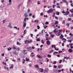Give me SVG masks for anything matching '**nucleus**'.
<instances>
[{
  "label": "nucleus",
  "mask_w": 73,
  "mask_h": 73,
  "mask_svg": "<svg viewBox=\"0 0 73 73\" xmlns=\"http://www.w3.org/2000/svg\"><path fill=\"white\" fill-rule=\"evenodd\" d=\"M24 16L25 17L24 19V21H26V20H29V18H27L28 17V14L27 13H25L24 15Z\"/></svg>",
  "instance_id": "obj_1"
},
{
  "label": "nucleus",
  "mask_w": 73,
  "mask_h": 73,
  "mask_svg": "<svg viewBox=\"0 0 73 73\" xmlns=\"http://www.w3.org/2000/svg\"><path fill=\"white\" fill-rule=\"evenodd\" d=\"M48 13H52L53 12V9H51L48 11Z\"/></svg>",
  "instance_id": "obj_2"
},
{
  "label": "nucleus",
  "mask_w": 73,
  "mask_h": 73,
  "mask_svg": "<svg viewBox=\"0 0 73 73\" xmlns=\"http://www.w3.org/2000/svg\"><path fill=\"white\" fill-rule=\"evenodd\" d=\"M11 25L12 22H10L9 23V25L8 26V27H9V28H12L13 27L11 26Z\"/></svg>",
  "instance_id": "obj_3"
},
{
  "label": "nucleus",
  "mask_w": 73,
  "mask_h": 73,
  "mask_svg": "<svg viewBox=\"0 0 73 73\" xmlns=\"http://www.w3.org/2000/svg\"><path fill=\"white\" fill-rule=\"evenodd\" d=\"M69 12L68 11H66V12L65 13V14H64V15L67 16L68 15H69Z\"/></svg>",
  "instance_id": "obj_4"
},
{
  "label": "nucleus",
  "mask_w": 73,
  "mask_h": 73,
  "mask_svg": "<svg viewBox=\"0 0 73 73\" xmlns=\"http://www.w3.org/2000/svg\"><path fill=\"white\" fill-rule=\"evenodd\" d=\"M13 54H14L15 55H17H17H18V54H19V53L16 52V51L13 52Z\"/></svg>",
  "instance_id": "obj_5"
},
{
  "label": "nucleus",
  "mask_w": 73,
  "mask_h": 73,
  "mask_svg": "<svg viewBox=\"0 0 73 73\" xmlns=\"http://www.w3.org/2000/svg\"><path fill=\"white\" fill-rule=\"evenodd\" d=\"M26 22V21H25L23 22V26L24 27H26V25H27V23H26V22Z\"/></svg>",
  "instance_id": "obj_6"
},
{
  "label": "nucleus",
  "mask_w": 73,
  "mask_h": 73,
  "mask_svg": "<svg viewBox=\"0 0 73 73\" xmlns=\"http://www.w3.org/2000/svg\"><path fill=\"white\" fill-rule=\"evenodd\" d=\"M32 48L31 47H30L29 48H27V50L28 51V50H32Z\"/></svg>",
  "instance_id": "obj_7"
},
{
  "label": "nucleus",
  "mask_w": 73,
  "mask_h": 73,
  "mask_svg": "<svg viewBox=\"0 0 73 73\" xmlns=\"http://www.w3.org/2000/svg\"><path fill=\"white\" fill-rule=\"evenodd\" d=\"M21 5V3H20L19 4L18 7V9H20V6Z\"/></svg>",
  "instance_id": "obj_8"
},
{
  "label": "nucleus",
  "mask_w": 73,
  "mask_h": 73,
  "mask_svg": "<svg viewBox=\"0 0 73 73\" xmlns=\"http://www.w3.org/2000/svg\"><path fill=\"white\" fill-rule=\"evenodd\" d=\"M34 22L35 23L36 22V23H37V24H38V23L39 22V21H38V20H36L34 21Z\"/></svg>",
  "instance_id": "obj_9"
},
{
  "label": "nucleus",
  "mask_w": 73,
  "mask_h": 73,
  "mask_svg": "<svg viewBox=\"0 0 73 73\" xmlns=\"http://www.w3.org/2000/svg\"><path fill=\"white\" fill-rule=\"evenodd\" d=\"M46 44L47 45H50V41L49 40H47L46 41Z\"/></svg>",
  "instance_id": "obj_10"
},
{
  "label": "nucleus",
  "mask_w": 73,
  "mask_h": 73,
  "mask_svg": "<svg viewBox=\"0 0 73 73\" xmlns=\"http://www.w3.org/2000/svg\"><path fill=\"white\" fill-rule=\"evenodd\" d=\"M63 37H64V36L63 35H62V34H61V35L60 37V39H62V38H63Z\"/></svg>",
  "instance_id": "obj_11"
},
{
  "label": "nucleus",
  "mask_w": 73,
  "mask_h": 73,
  "mask_svg": "<svg viewBox=\"0 0 73 73\" xmlns=\"http://www.w3.org/2000/svg\"><path fill=\"white\" fill-rule=\"evenodd\" d=\"M68 51L70 53H72V50L71 49H69Z\"/></svg>",
  "instance_id": "obj_12"
},
{
  "label": "nucleus",
  "mask_w": 73,
  "mask_h": 73,
  "mask_svg": "<svg viewBox=\"0 0 73 73\" xmlns=\"http://www.w3.org/2000/svg\"><path fill=\"white\" fill-rule=\"evenodd\" d=\"M51 25H52V26L53 27H54V28H55V25H54V23H52L51 24Z\"/></svg>",
  "instance_id": "obj_13"
},
{
  "label": "nucleus",
  "mask_w": 73,
  "mask_h": 73,
  "mask_svg": "<svg viewBox=\"0 0 73 73\" xmlns=\"http://www.w3.org/2000/svg\"><path fill=\"white\" fill-rule=\"evenodd\" d=\"M58 69H61V65H58Z\"/></svg>",
  "instance_id": "obj_14"
},
{
  "label": "nucleus",
  "mask_w": 73,
  "mask_h": 73,
  "mask_svg": "<svg viewBox=\"0 0 73 73\" xmlns=\"http://www.w3.org/2000/svg\"><path fill=\"white\" fill-rule=\"evenodd\" d=\"M4 68L5 70H6V69H7V70H9V69H8V67H7L6 68V66H4Z\"/></svg>",
  "instance_id": "obj_15"
},
{
  "label": "nucleus",
  "mask_w": 73,
  "mask_h": 73,
  "mask_svg": "<svg viewBox=\"0 0 73 73\" xmlns=\"http://www.w3.org/2000/svg\"><path fill=\"white\" fill-rule=\"evenodd\" d=\"M32 42V40H28V44H31Z\"/></svg>",
  "instance_id": "obj_16"
},
{
  "label": "nucleus",
  "mask_w": 73,
  "mask_h": 73,
  "mask_svg": "<svg viewBox=\"0 0 73 73\" xmlns=\"http://www.w3.org/2000/svg\"><path fill=\"white\" fill-rule=\"evenodd\" d=\"M56 29H55L53 31V32H54L55 33H57V31H56Z\"/></svg>",
  "instance_id": "obj_17"
},
{
  "label": "nucleus",
  "mask_w": 73,
  "mask_h": 73,
  "mask_svg": "<svg viewBox=\"0 0 73 73\" xmlns=\"http://www.w3.org/2000/svg\"><path fill=\"white\" fill-rule=\"evenodd\" d=\"M53 46H54L55 49L56 48V46H55V45L54 44L53 45H52L51 46V47L52 48H53Z\"/></svg>",
  "instance_id": "obj_18"
},
{
  "label": "nucleus",
  "mask_w": 73,
  "mask_h": 73,
  "mask_svg": "<svg viewBox=\"0 0 73 73\" xmlns=\"http://www.w3.org/2000/svg\"><path fill=\"white\" fill-rule=\"evenodd\" d=\"M12 49V48H11V47H9V48H7V50H8V51H9L10 50H11Z\"/></svg>",
  "instance_id": "obj_19"
},
{
  "label": "nucleus",
  "mask_w": 73,
  "mask_h": 73,
  "mask_svg": "<svg viewBox=\"0 0 73 73\" xmlns=\"http://www.w3.org/2000/svg\"><path fill=\"white\" fill-rule=\"evenodd\" d=\"M37 57H38V58H42V56H40V55H37Z\"/></svg>",
  "instance_id": "obj_20"
},
{
  "label": "nucleus",
  "mask_w": 73,
  "mask_h": 73,
  "mask_svg": "<svg viewBox=\"0 0 73 73\" xmlns=\"http://www.w3.org/2000/svg\"><path fill=\"white\" fill-rule=\"evenodd\" d=\"M28 40H26L25 41V44H27V43L28 44Z\"/></svg>",
  "instance_id": "obj_21"
},
{
  "label": "nucleus",
  "mask_w": 73,
  "mask_h": 73,
  "mask_svg": "<svg viewBox=\"0 0 73 73\" xmlns=\"http://www.w3.org/2000/svg\"><path fill=\"white\" fill-rule=\"evenodd\" d=\"M70 11L71 12V13H73V9H70Z\"/></svg>",
  "instance_id": "obj_22"
},
{
  "label": "nucleus",
  "mask_w": 73,
  "mask_h": 73,
  "mask_svg": "<svg viewBox=\"0 0 73 73\" xmlns=\"http://www.w3.org/2000/svg\"><path fill=\"white\" fill-rule=\"evenodd\" d=\"M17 45H21V43H19V42H17Z\"/></svg>",
  "instance_id": "obj_23"
},
{
  "label": "nucleus",
  "mask_w": 73,
  "mask_h": 73,
  "mask_svg": "<svg viewBox=\"0 0 73 73\" xmlns=\"http://www.w3.org/2000/svg\"><path fill=\"white\" fill-rule=\"evenodd\" d=\"M6 20H4L2 22H3V24L5 23V22H6Z\"/></svg>",
  "instance_id": "obj_24"
},
{
  "label": "nucleus",
  "mask_w": 73,
  "mask_h": 73,
  "mask_svg": "<svg viewBox=\"0 0 73 73\" xmlns=\"http://www.w3.org/2000/svg\"><path fill=\"white\" fill-rule=\"evenodd\" d=\"M56 15H60V12H57L56 13Z\"/></svg>",
  "instance_id": "obj_25"
},
{
  "label": "nucleus",
  "mask_w": 73,
  "mask_h": 73,
  "mask_svg": "<svg viewBox=\"0 0 73 73\" xmlns=\"http://www.w3.org/2000/svg\"><path fill=\"white\" fill-rule=\"evenodd\" d=\"M55 23H54V24L55 25H56L57 24H58V22L57 21H55Z\"/></svg>",
  "instance_id": "obj_26"
},
{
  "label": "nucleus",
  "mask_w": 73,
  "mask_h": 73,
  "mask_svg": "<svg viewBox=\"0 0 73 73\" xmlns=\"http://www.w3.org/2000/svg\"><path fill=\"white\" fill-rule=\"evenodd\" d=\"M66 25H67V27H69V25H70V23H67Z\"/></svg>",
  "instance_id": "obj_27"
},
{
  "label": "nucleus",
  "mask_w": 73,
  "mask_h": 73,
  "mask_svg": "<svg viewBox=\"0 0 73 73\" xmlns=\"http://www.w3.org/2000/svg\"><path fill=\"white\" fill-rule=\"evenodd\" d=\"M40 70H42L40 71V72H44V70H43V68H40Z\"/></svg>",
  "instance_id": "obj_28"
},
{
  "label": "nucleus",
  "mask_w": 73,
  "mask_h": 73,
  "mask_svg": "<svg viewBox=\"0 0 73 73\" xmlns=\"http://www.w3.org/2000/svg\"><path fill=\"white\" fill-rule=\"evenodd\" d=\"M39 39L40 38H38L36 40V41H40V40Z\"/></svg>",
  "instance_id": "obj_29"
},
{
  "label": "nucleus",
  "mask_w": 73,
  "mask_h": 73,
  "mask_svg": "<svg viewBox=\"0 0 73 73\" xmlns=\"http://www.w3.org/2000/svg\"><path fill=\"white\" fill-rule=\"evenodd\" d=\"M37 27L38 28V29H39L40 28V26H39L38 25L37 26Z\"/></svg>",
  "instance_id": "obj_30"
},
{
  "label": "nucleus",
  "mask_w": 73,
  "mask_h": 73,
  "mask_svg": "<svg viewBox=\"0 0 73 73\" xmlns=\"http://www.w3.org/2000/svg\"><path fill=\"white\" fill-rule=\"evenodd\" d=\"M68 21H72V19L71 18H69L68 19Z\"/></svg>",
  "instance_id": "obj_31"
},
{
  "label": "nucleus",
  "mask_w": 73,
  "mask_h": 73,
  "mask_svg": "<svg viewBox=\"0 0 73 73\" xmlns=\"http://www.w3.org/2000/svg\"><path fill=\"white\" fill-rule=\"evenodd\" d=\"M26 61H29V59H28V58H26Z\"/></svg>",
  "instance_id": "obj_32"
},
{
  "label": "nucleus",
  "mask_w": 73,
  "mask_h": 73,
  "mask_svg": "<svg viewBox=\"0 0 73 73\" xmlns=\"http://www.w3.org/2000/svg\"><path fill=\"white\" fill-rule=\"evenodd\" d=\"M13 68V64L11 65V66L10 67V69H12Z\"/></svg>",
  "instance_id": "obj_33"
},
{
  "label": "nucleus",
  "mask_w": 73,
  "mask_h": 73,
  "mask_svg": "<svg viewBox=\"0 0 73 73\" xmlns=\"http://www.w3.org/2000/svg\"><path fill=\"white\" fill-rule=\"evenodd\" d=\"M54 16H55V13H54L53 14V15L52 16L53 17H54Z\"/></svg>",
  "instance_id": "obj_34"
},
{
  "label": "nucleus",
  "mask_w": 73,
  "mask_h": 73,
  "mask_svg": "<svg viewBox=\"0 0 73 73\" xmlns=\"http://www.w3.org/2000/svg\"><path fill=\"white\" fill-rule=\"evenodd\" d=\"M31 1V0H28L27 3H30Z\"/></svg>",
  "instance_id": "obj_35"
},
{
  "label": "nucleus",
  "mask_w": 73,
  "mask_h": 73,
  "mask_svg": "<svg viewBox=\"0 0 73 73\" xmlns=\"http://www.w3.org/2000/svg\"><path fill=\"white\" fill-rule=\"evenodd\" d=\"M32 13H30L29 15V16H30V17L32 16Z\"/></svg>",
  "instance_id": "obj_36"
},
{
  "label": "nucleus",
  "mask_w": 73,
  "mask_h": 73,
  "mask_svg": "<svg viewBox=\"0 0 73 73\" xmlns=\"http://www.w3.org/2000/svg\"><path fill=\"white\" fill-rule=\"evenodd\" d=\"M47 56L48 57H51V55H49V54L47 55Z\"/></svg>",
  "instance_id": "obj_37"
},
{
  "label": "nucleus",
  "mask_w": 73,
  "mask_h": 73,
  "mask_svg": "<svg viewBox=\"0 0 73 73\" xmlns=\"http://www.w3.org/2000/svg\"><path fill=\"white\" fill-rule=\"evenodd\" d=\"M27 13H30V9H28V10Z\"/></svg>",
  "instance_id": "obj_38"
},
{
  "label": "nucleus",
  "mask_w": 73,
  "mask_h": 73,
  "mask_svg": "<svg viewBox=\"0 0 73 73\" xmlns=\"http://www.w3.org/2000/svg\"><path fill=\"white\" fill-rule=\"evenodd\" d=\"M55 53H58V52H55L53 53V54L54 55L55 54Z\"/></svg>",
  "instance_id": "obj_39"
},
{
  "label": "nucleus",
  "mask_w": 73,
  "mask_h": 73,
  "mask_svg": "<svg viewBox=\"0 0 73 73\" xmlns=\"http://www.w3.org/2000/svg\"><path fill=\"white\" fill-rule=\"evenodd\" d=\"M20 60H21V59L20 58H18L17 59V61H20Z\"/></svg>",
  "instance_id": "obj_40"
},
{
  "label": "nucleus",
  "mask_w": 73,
  "mask_h": 73,
  "mask_svg": "<svg viewBox=\"0 0 73 73\" xmlns=\"http://www.w3.org/2000/svg\"><path fill=\"white\" fill-rule=\"evenodd\" d=\"M62 60H60V62H59V64H61V62H62Z\"/></svg>",
  "instance_id": "obj_41"
},
{
  "label": "nucleus",
  "mask_w": 73,
  "mask_h": 73,
  "mask_svg": "<svg viewBox=\"0 0 73 73\" xmlns=\"http://www.w3.org/2000/svg\"><path fill=\"white\" fill-rule=\"evenodd\" d=\"M51 36L52 38H53V37H54V35H51Z\"/></svg>",
  "instance_id": "obj_42"
},
{
  "label": "nucleus",
  "mask_w": 73,
  "mask_h": 73,
  "mask_svg": "<svg viewBox=\"0 0 73 73\" xmlns=\"http://www.w3.org/2000/svg\"><path fill=\"white\" fill-rule=\"evenodd\" d=\"M56 64V61H54L53 63V64Z\"/></svg>",
  "instance_id": "obj_43"
},
{
  "label": "nucleus",
  "mask_w": 73,
  "mask_h": 73,
  "mask_svg": "<svg viewBox=\"0 0 73 73\" xmlns=\"http://www.w3.org/2000/svg\"><path fill=\"white\" fill-rule=\"evenodd\" d=\"M37 4H38V5H39V4H40V3L39 1H37Z\"/></svg>",
  "instance_id": "obj_44"
},
{
  "label": "nucleus",
  "mask_w": 73,
  "mask_h": 73,
  "mask_svg": "<svg viewBox=\"0 0 73 73\" xmlns=\"http://www.w3.org/2000/svg\"><path fill=\"white\" fill-rule=\"evenodd\" d=\"M57 66H55V65H54V68H57Z\"/></svg>",
  "instance_id": "obj_45"
},
{
  "label": "nucleus",
  "mask_w": 73,
  "mask_h": 73,
  "mask_svg": "<svg viewBox=\"0 0 73 73\" xmlns=\"http://www.w3.org/2000/svg\"><path fill=\"white\" fill-rule=\"evenodd\" d=\"M25 51H26V50H24L23 51V53H24L25 52Z\"/></svg>",
  "instance_id": "obj_46"
},
{
  "label": "nucleus",
  "mask_w": 73,
  "mask_h": 73,
  "mask_svg": "<svg viewBox=\"0 0 73 73\" xmlns=\"http://www.w3.org/2000/svg\"><path fill=\"white\" fill-rule=\"evenodd\" d=\"M56 56L58 57H60V54H57L56 55Z\"/></svg>",
  "instance_id": "obj_47"
},
{
  "label": "nucleus",
  "mask_w": 73,
  "mask_h": 73,
  "mask_svg": "<svg viewBox=\"0 0 73 73\" xmlns=\"http://www.w3.org/2000/svg\"><path fill=\"white\" fill-rule=\"evenodd\" d=\"M73 45V43H71L69 44L70 46H72Z\"/></svg>",
  "instance_id": "obj_48"
},
{
  "label": "nucleus",
  "mask_w": 73,
  "mask_h": 73,
  "mask_svg": "<svg viewBox=\"0 0 73 73\" xmlns=\"http://www.w3.org/2000/svg\"><path fill=\"white\" fill-rule=\"evenodd\" d=\"M62 1H63V2H65V3H66V0H62Z\"/></svg>",
  "instance_id": "obj_49"
},
{
  "label": "nucleus",
  "mask_w": 73,
  "mask_h": 73,
  "mask_svg": "<svg viewBox=\"0 0 73 73\" xmlns=\"http://www.w3.org/2000/svg\"><path fill=\"white\" fill-rule=\"evenodd\" d=\"M48 23H49V22H46L45 23V24L46 25H48Z\"/></svg>",
  "instance_id": "obj_50"
},
{
  "label": "nucleus",
  "mask_w": 73,
  "mask_h": 73,
  "mask_svg": "<svg viewBox=\"0 0 73 73\" xmlns=\"http://www.w3.org/2000/svg\"><path fill=\"white\" fill-rule=\"evenodd\" d=\"M62 50L63 52H65V49L63 48V49H62Z\"/></svg>",
  "instance_id": "obj_51"
},
{
  "label": "nucleus",
  "mask_w": 73,
  "mask_h": 73,
  "mask_svg": "<svg viewBox=\"0 0 73 73\" xmlns=\"http://www.w3.org/2000/svg\"><path fill=\"white\" fill-rule=\"evenodd\" d=\"M56 0H54V4H55V3H56Z\"/></svg>",
  "instance_id": "obj_52"
},
{
  "label": "nucleus",
  "mask_w": 73,
  "mask_h": 73,
  "mask_svg": "<svg viewBox=\"0 0 73 73\" xmlns=\"http://www.w3.org/2000/svg\"><path fill=\"white\" fill-rule=\"evenodd\" d=\"M46 60H47L46 62H48V61H49V59H48V58H46Z\"/></svg>",
  "instance_id": "obj_53"
},
{
  "label": "nucleus",
  "mask_w": 73,
  "mask_h": 73,
  "mask_svg": "<svg viewBox=\"0 0 73 73\" xmlns=\"http://www.w3.org/2000/svg\"><path fill=\"white\" fill-rule=\"evenodd\" d=\"M69 35H70V36H73V34H72V33H70L69 34Z\"/></svg>",
  "instance_id": "obj_54"
},
{
  "label": "nucleus",
  "mask_w": 73,
  "mask_h": 73,
  "mask_svg": "<svg viewBox=\"0 0 73 73\" xmlns=\"http://www.w3.org/2000/svg\"><path fill=\"white\" fill-rule=\"evenodd\" d=\"M35 68H38V65H36L35 66Z\"/></svg>",
  "instance_id": "obj_55"
},
{
  "label": "nucleus",
  "mask_w": 73,
  "mask_h": 73,
  "mask_svg": "<svg viewBox=\"0 0 73 73\" xmlns=\"http://www.w3.org/2000/svg\"><path fill=\"white\" fill-rule=\"evenodd\" d=\"M26 30H24V33H25V34H26V33H27V32H26Z\"/></svg>",
  "instance_id": "obj_56"
},
{
  "label": "nucleus",
  "mask_w": 73,
  "mask_h": 73,
  "mask_svg": "<svg viewBox=\"0 0 73 73\" xmlns=\"http://www.w3.org/2000/svg\"><path fill=\"white\" fill-rule=\"evenodd\" d=\"M66 4L67 5H69V4H68V2L66 1Z\"/></svg>",
  "instance_id": "obj_57"
},
{
  "label": "nucleus",
  "mask_w": 73,
  "mask_h": 73,
  "mask_svg": "<svg viewBox=\"0 0 73 73\" xmlns=\"http://www.w3.org/2000/svg\"><path fill=\"white\" fill-rule=\"evenodd\" d=\"M56 7L57 8H60V6H58Z\"/></svg>",
  "instance_id": "obj_58"
},
{
  "label": "nucleus",
  "mask_w": 73,
  "mask_h": 73,
  "mask_svg": "<svg viewBox=\"0 0 73 73\" xmlns=\"http://www.w3.org/2000/svg\"><path fill=\"white\" fill-rule=\"evenodd\" d=\"M16 49H17V50H20V48H18Z\"/></svg>",
  "instance_id": "obj_59"
},
{
  "label": "nucleus",
  "mask_w": 73,
  "mask_h": 73,
  "mask_svg": "<svg viewBox=\"0 0 73 73\" xmlns=\"http://www.w3.org/2000/svg\"><path fill=\"white\" fill-rule=\"evenodd\" d=\"M41 41H42V44H44V42H43V40H41Z\"/></svg>",
  "instance_id": "obj_60"
},
{
  "label": "nucleus",
  "mask_w": 73,
  "mask_h": 73,
  "mask_svg": "<svg viewBox=\"0 0 73 73\" xmlns=\"http://www.w3.org/2000/svg\"><path fill=\"white\" fill-rule=\"evenodd\" d=\"M53 50H52L51 51H50L49 53H52V52H53Z\"/></svg>",
  "instance_id": "obj_61"
},
{
  "label": "nucleus",
  "mask_w": 73,
  "mask_h": 73,
  "mask_svg": "<svg viewBox=\"0 0 73 73\" xmlns=\"http://www.w3.org/2000/svg\"><path fill=\"white\" fill-rule=\"evenodd\" d=\"M2 56H4V53H3L1 54Z\"/></svg>",
  "instance_id": "obj_62"
},
{
  "label": "nucleus",
  "mask_w": 73,
  "mask_h": 73,
  "mask_svg": "<svg viewBox=\"0 0 73 73\" xmlns=\"http://www.w3.org/2000/svg\"><path fill=\"white\" fill-rule=\"evenodd\" d=\"M70 4L71 7H73V3H71Z\"/></svg>",
  "instance_id": "obj_63"
},
{
  "label": "nucleus",
  "mask_w": 73,
  "mask_h": 73,
  "mask_svg": "<svg viewBox=\"0 0 73 73\" xmlns=\"http://www.w3.org/2000/svg\"><path fill=\"white\" fill-rule=\"evenodd\" d=\"M32 17H33V18H35V15H32Z\"/></svg>",
  "instance_id": "obj_64"
}]
</instances>
